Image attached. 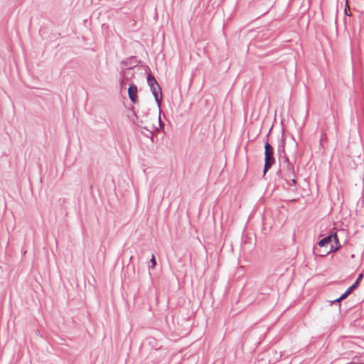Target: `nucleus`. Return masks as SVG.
Wrapping results in <instances>:
<instances>
[{"instance_id": "obj_4", "label": "nucleus", "mask_w": 364, "mask_h": 364, "mask_svg": "<svg viewBox=\"0 0 364 364\" xmlns=\"http://www.w3.org/2000/svg\"><path fill=\"white\" fill-rule=\"evenodd\" d=\"M128 95L131 101L136 103L138 100L137 87L136 85H131L128 89Z\"/></svg>"}, {"instance_id": "obj_2", "label": "nucleus", "mask_w": 364, "mask_h": 364, "mask_svg": "<svg viewBox=\"0 0 364 364\" xmlns=\"http://www.w3.org/2000/svg\"><path fill=\"white\" fill-rule=\"evenodd\" d=\"M148 84L151 88L152 94L154 96L155 100L159 106H160L161 99H162V92L161 89L155 80L154 77L149 74L147 77Z\"/></svg>"}, {"instance_id": "obj_10", "label": "nucleus", "mask_w": 364, "mask_h": 364, "mask_svg": "<svg viewBox=\"0 0 364 364\" xmlns=\"http://www.w3.org/2000/svg\"><path fill=\"white\" fill-rule=\"evenodd\" d=\"M343 299H340V297L333 301L331 303L340 302Z\"/></svg>"}, {"instance_id": "obj_6", "label": "nucleus", "mask_w": 364, "mask_h": 364, "mask_svg": "<svg viewBox=\"0 0 364 364\" xmlns=\"http://www.w3.org/2000/svg\"><path fill=\"white\" fill-rule=\"evenodd\" d=\"M150 262L151 263V266H150L149 268H152V269L155 268V267L156 265V262L154 255L151 256Z\"/></svg>"}, {"instance_id": "obj_9", "label": "nucleus", "mask_w": 364, "mask_h": 364, "mask_svg": "<svg viewBox=\"0 0 364 364\" xmlns=\"http://www.w3.org/2000/svg\"><path fill=\"white\" fill-rule=\"evenodd\" d=\"M362 277H363V274H359L358 277L356 279V281H358V284H359V282L361 280Z\"/></svg>"}, {"instance_id": "obj_8", "label": "nucleus", "mask_w": 364, "mask_h": 364, "mask_svg": "<svg viewBox=\"0 0 364 364\" xmlns=\"http://www.w3.org/2000/svg\"><path fill=\"white\" fill-rule=\"evenodd\" d=\"M350 294V293L347 291H346L341 296H340V299H346L348 295Z\"/></svg>"}, {"instance_id": "obj_3", "label": "nucleus", "mask_w": 364, "mask_h": 364, "mask_svg": "<svg viewBox=\"0 0 364 364\" xmlns=\"http://www.w3.org/2000/svg\"><path fill=\"white\" fill-rule=\"evenodd\" d=\"M274 164V149L269 143H266L264 146V173H265Z\"/></svg>"}, {"instance_id": "obj_5", "label": "nucleus", "mask_w": 364, "mask_h": 364, "mask_svg": "<svg viewBox=\"0 0 364 364\" xmlns=\"http://www.w3.org/2000/svg\"><path fill=\"white\" fill-rule=\"evenodd\" d=\"M358 287V281H355L349 288L347 289V291L350 294Z\"/></svg>"}, {"instance_id": "obj_7", "label": "nucleus", "mask_w": 364, "mask_h": 364, "mask_svg": "<svg viewBox=\"0 0 364 364\" xmlns=\"http://www.w3.org/2000/svg\"><path fill=\"white\" fill-rule=\"evenodd\" d=\"M350 9V7H349V4H348V0H346V8H345V14L348 16H351V14L350 12L348 13V10Z\"/></svg>"}, {"instance_id": "obj_1", "label": "nucleus", "mask_w": 364, "mask_h": 364, "mask_svg": "<svg viewBox=\"0 0 364 364\" xmlns=\"http://www.w3.org/2000/svg\"><path fill=\"white\" fill-rule=\"evenodd\" d=\"M336 240V236L333 237L332 235L321 239L318 242V247L314 248L316 254L319 257H325L333 250H336V249H333V240Z\"/></svg>"}]
</instances>
